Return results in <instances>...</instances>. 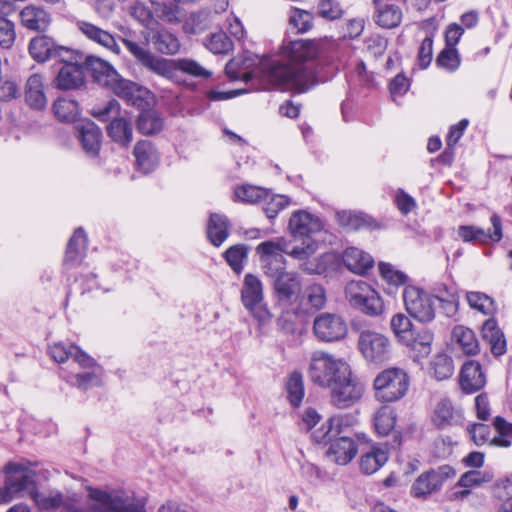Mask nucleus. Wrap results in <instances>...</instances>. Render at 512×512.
<instances>
[{
	"label": "nucleus",
	"instance_id": "19",
	"mask_svg": "<svg viewBox=\"0 0 512 512\" xmlns=\"http://www.w3.org/2000/svg\"><path fill=\"white\" fill-rule=\"evenodd\" d=\"M84 66L88 70L93 79L100 85L107 87L111 90L121 80V76L118 74L113 65L94 55H88L85 57Z\"/></svg>",
	"mask_w": 512,
	"mask_h": 512
},
{
	"label": "nucleus",
	"instance_id": "10",
	"mask_svg": "<svg viewBox=\"0 0 512 512\" xmlns=\"http://www.w3.org/2000/svg\"><path fill=\"white\" fill-rule=\"evenodd\" d=\"M120 112V104L116 100H110L104 107L95 109L93 115L100 121H108L113 118L107 126L108 136L122 146H128L133 139L131 121L124 117H117Z\"/></svg>",
	"mask_w": 512,
	"mask_h": 512
},
{
	"label": "nucleus",
	"instance_id": "39",
	"mask_svg": "<svg viewBox=\"0 0 512 512\" xmlns=\"http://www.w3.org/2000/svg\"><path fill=\"white\" fill-rule=\"evenodd\" d=\"M136 125L140 133L152 135L162 130L163 120L155 110L145 108L138 115Z\"/></svg>",
	"mask_w": 512,
	"mask_h": 512
},
{
	"label": "nucleus",
	"instance_id": "54",
	"mask_svg": "<svg viewBox=\"0 0 512 512\" xmlns=\"http://www.w3.org/2000/svg\"><path fill=\"white\" fill-rule=\"evenodd\" d=\"M205 46L214 54H228L233 49V42L224 32H218L210 36Z\"/></svg>",
	"mask_w": 512,
	"mask_h": 512
},
{
	"label": "nucleus",
	"instance_id": "11",
	"mask_svg": "<svg viewBox=\"0 0 512 512\" xmlns=\"http://www.w3.org/2000/svg\"><path fill=\"white\" fill-rule=\"evenodd\" d=\"M403 301L408 314L421 323L435 319L434 298L424 290L408 285L403 290Z\"/></svg>",
	"mask_w": 512,
	"mask_h": 512
},
{
	"label": "nucleus",
	"instance_id": "45",
	"mask_svg": "<svg viewBox=\"0 0 512 512\" xmlns=\"http://www.w3.org/2000/svg\"><path fill=\"white\" fill-rule=\"evenodd\" d=\"M390 325L399 341L402 343H411L412 333L414 331L412 329V323L406 315L403 313L395 314L391 319Z\"/></svg>",
	"mask_w": 512,
	"mask_h": 512
},
{
	"label": "nucleus",
	"instance_id": "1",
	"mask_svg": "<svg viewBox=\"0 0 512 512\" xmlns=\"http://www.w3.org/2000/svg\"><path fill=\"white\" fill-rule=\"evenodd\" d=\"M319 53L315 40L291 41L283 48L281 59L262 63L263 78L275 88L306 92L317 83L313 60Z\"/></svg>",
	"mask_w": 512,
	"mask_h": 512
},
{
	"label": "nucleus",
	"instance_id": "64",
	"mask_svg": "<svg viewBox=\"0 0 512 512\" xmlns=\"http://www.w3.org/2000/svg\"><path fill=\"white\" fill-rule=\"evenodd\" d=\"M387 44V39L379 34L370 35L364 41L366 50L374 57L382 56L387 48Z\"/></svg>",
	"mask_w": 512,
	"mask_h": 512
},
{
	"label": "nucleus",
	"instance_id": "5",
	"mask_svg": "<svg viewBox=\"0 0 512 512\" xmlns=\"http://www.w3.org/2000/svg\"><path fill=\"white\" fill-rule=\"evenodd\" d=\"M89 497L98 502L92 506L93 512H145L146 500L134 492L125 490L104 491L89 489Z\"/></svg>",
	"mask_w": 512,
	"mask_h": 512
},
{
	"label": "nucleus",
	"instance_id": "8",
	"mask_svg": "<svg viewBox=\"0 0 512 512\" xmlns=\"http://www.w3.org/2000/svg\"><path fill=\"white\" fill-rule=\"evenodd\" d=\"M409 377L400 368H388L380 372L374 379L376 398L383 402H394L401 399L407 392Z\"/></svg>",
	"mask_w": 512,
	"mask_h": 512
},
{
	"label": "nucleus",
	"instance_id": "59",
	"mask_svg": "<svg viewBox=\"0 0 512 512\" xmlns=\"http://www.w3.org/2000/svg\"><path fill=\"white\" fill-rule=\"evenodd\" d=\"M16 39L15 26L12 21L6 17L0 16V47L9 49Z\"/></svg>",
	"mask_w": 512,
	"mask_h": 512
},
{
	"label": "nucleus",
	"instance_id": "13",
	"mask_svg": "<svg viewBox=\"0 0 512 512\" xmlns=\"http://www.w3.org/2000/svg\"><path fill=\"white\" fill-rule=\"evenodd\" d=\"M6 474L5 482L18 498L23 493H27L33 498L34 491H37L35 482V472L25 465L17 462H8L4 467Z\"/></svg>",
	"mask_w": 512,
	"mask_h": 512
},
{
	"label": "nucleus",
	"instance_id": "55",
	"mask_svg": "<svg viewBox=\"0 0 512 512\" xmlns=\"http://www.w3.org/2000/svg\"><path fill=\"white\" fill-rule=\"evenodd\" d=\"M247 257V250L244 245H234L226 250L225 259L232 270L240 274L244 268L243 262Z\"/></svg>",
	"mask_w": 512,
	"mask_h": 512
},
{
	"label": "nucleus",
	"instance_id": "16",
	"mask_svg": "<svg viewBox=\"0 0 512 512\" xmlns=\"http://www.w3.org/2000/svg\"><path fill=\"white\" fill-rule=\"evenodd\" d=\"M455 475L449 465H443L420 474L411 486V495L415 498L426 497L441 489L443 483Z\"/></svg>",
	"mask_w": 512,
	"mask_h": 512
},
{
	"label": "nucleus",
	"instance_id": "63",
	"mask_svg": "<svg viewBox=\"0 0 512 512\" xmlns=\"http://www.w3.org/2000/svg\"><path fill=\"white\" fill-rule=\"evenodd\" d=\"M74 349V344L56 342L49 347V354L57 363H64L71 359Z\"/></svg>",
	"mask_w": 512,
	"mask_h": 512
},
{
	"label": "nucleus",
	"instance_id": "49",
	"mask_svg": "<svg viewBox=\"0 0 512 512\" xmlns=\"http://www.w3.org/2000/svg\"><path fill=\"white\" fill-rule=\"evenodd\" d=\"M286 389L290 403L298 407L304 397V385L301 373L295 371L290 375Z\"/></svg>",
	"mask_w": 512,
	"mask_h": 512
},
{
	"label": "nucleus",
	"instance_id": "6",
	"mask_svg": "<svg viewBox=\"0 0 512 512\" xmlns=\"http://www.w3.org/2000/svg\"><path fill=\"white\" fill-rule=\"evenodd\" d=\"M241 302L259 328L268 326L273 314L264 299V288L261 279L251 273L244 276L241 288Z\"/></svg>",
	"mask_w": 512,
	"mask_h": 512
},
{
	"label": "nucleus",
	"instance_id": "26",
	"mask_svg": "<svg viewBox=\"0 0 512 512\" xmlns=\"http://www.w3.org/2000/svg\"><path fill=\"white\" fill-rule=\"evenodd\" d=\"M45 85L43 76L32 74L25 84V101L27 105L35 110H43L47 106V97L45 94Z\"/></svg>",
	"mask_w": 512,
	"mask_h": 512
},
{
	"label": "nucleus",
	"instance_id": "36",
	"mask_svg": "<svg viewBox=\"0 0 512 512\" xmlns=\"http://www.w3.org/2000/svg\"><path fill=\"white\" fill-rule=\"evenodd\" d=\"M326 303L325 289L320 284H312L304 290L299 305L303 312L320 310Z\"/></svg>",
	"mask_w": 512,
	"mask_h": 512
},
{
	"label": "nucleus",
	"instance_id": "51",
	"mask_svg": "<svg viewBox=\"0 0 512 512\" xmlns=\"http://www.w3.org/2000/svg\"><path fill=\"white\" fill-rule=\"evenodd\" d=\"M461 63V59L456 48L447 47L439 53L436 58V65L448 72H455Z\"/></svg>",
	"mask_w": 512,
	"mask_h": 512
},
{
	"label": "nucleus",
	"instance_id": "62",
	"mask_svg": "<svg viewBox=\"0 0 512 512\" xmlns=\"http://www.w3.org/2000/svg\"><path fill=\"white\" fill-rule=\"evenodd\" d=\"M410 88V80L403 74H397L389 83L391 98L397 102L398 98L403 97Z\"/></svg>",
	"mask_w": 512,
	"mask_h": 512
},
{
	"label": "nucleus",
	"instance_id": "33",
	"mask_svg": "<svg viewBox=\"0 0 512 512\" xmlns=\"http://www.w3.org/2000/svg\"><path fill=\"white\" fill-rule=\"evenodd\" d=\"M21 23L24 27L44 31L48 28L51 18L46 10L35 5H28L20 12Z\"/></svg>",
	"mask_w": 512,
	"mask_h": 512
},
{
	"label": "nucleus",
	"instance_id": "40",
	"mask_svg": "<svg viewBox=\"0 0 512 512\" xmlns=\"http://www.w3.org/2000/svg\"><path fill=\"white\" fill-rule=\"evenodd\" d=\"M152 42L157 51L166 55H174L180 50L179 39L167 30L157 31L153 37Z\"/></svg>",
	"mask_w": 512,
	"mask_h": 512
},
{
	"label": "nucleus",
	"instance_id": "24",
	"mask_svg": "<svg viewBox=\"0 0 512 512\" xmlns=\"http://www.w3.org/2000/svg\"><path fill=\"white\" fill-rule=\"evenodd\" d=\"M486 384V377L481 365L476 361L464 363L460 372V386L462 390L471 394L477 392Z\"/></svg>",
	"mask_w": 512,
	"mask_h": 512
},
{
	"label": "nucleus",
	"instance_id": "46",
	"mask_svg": "<svg viewBox=\"0 0 512 512\" xmlns=\"http://www.w3.org/2000/svg\"><path fill=\"white\" fill-rule=\"evenodd\" d=\"M234 195L243 202L254 204L263 202L264 198L269 196V191L263 187L246 184L237 187L234 191Z\"/></svg>",
	"mask_w": 512,
	"mask_h": 512
},
{
	"label": "nucleus",
	"instance_id": "58",
	"mask_svg": "<svg viewBox=\"0 0 512 512\" xmlns=\"http://www.w3.org/2000/svg\"><path fill=\"white\" fill-rule=\"evenodd\" d=\"M378 268L382 278L386 280L389 284L395 286L404 285L408 280L406 274L399 270H396L389 263L380 262Z\"/></svg>",
	"mask_w": 512,
	"mask_h": 512
},
{
	"label": "nucleus",
	"instance_id": "12",
	"mask_svg": "<svg viewBox=\"0 0 512 512\" xmlns=\"http://www.w3.org/2000/svg\"><path fill=\"white\" fill-rule=\"evenodd\" d=\"M331 389V402L339 409L349 408L358 402L363 393L364 385L352 374L351 368L344 377H339Z\"/></svg>",
	"mask_w": 512,
	"mask_h": 512
},
{
	"label": "nucleus",
	"instance_id": "4",
	"mask_svg": "<svg viewBox=\"0 0 512 512\" xmlns=\"http://www.w3.org/2000/svg\"><path fill=\"white\" fill-rule=\"evenodd\" d=\"M349 427L347 416L336 415L328 419L320 429L313 432V439L317 443L329 442L328 457L337 464H348L357 454L358 446L355 440L348 435H341Z\"/></svg>",
	"mask_w": 512,
	"mask_h": 512
},
{
	"label": "nucleus",
	"instance_id": "37",
	"mask_svg": "<svg viewBox=\"0 0 512 512\" xmlns=\"http://www.w3.org/2000/svg\"><path fill=\"white\" fill-rule=\"evenodd\" d=\"M56 44L48 36L41 35L31 39L29 43V53L37 62H45L53 58Z\"/></svg>",
	"mask_w": 512,
	"mask_h": 512
},
{
	"label": "nucleus",
	"instance_id": "22",
	"mask_svg": "<svg viewBox=\"0 0 512 512\" xmlns=\"http://www.w3.org/2000/svg\"><path fill=\"white\" fill-rule=\"evenodd\" d=\"M76 129L78 140L85 153L93 158L98 156L102 142L101 129L92 121H83L76 126Z\"/></svg>",
	"mask_w": 512,
	"mask_h": 512
},
{
	"label": "nucleus",
	"instance_id": "53",
	"mask_svg": "<svg viewBox=\"0 0 512 512\" xmlns=\"http://www.w3.org/2000/svg\"><path fill=\"white\" fill-rule=\"evenodd\" d=\"M466 298L472 309H475L484 315H489L495 310L493 299L484 293L468 292Z\"/></svg>",
	"mask_w": 512,
	"mask_h": 512
},
{
	"label": "nucleus",
	"instance_id": "21",
	"mask_svg": "<svg viewBox=\"0 0 512 512\" xmlns=\"http://www.w3.org/2000/svg\"><path fill=\"white\" fill-rule=\"evenodd\" d=\"M432 423L439 429L462 425L464 417L462 409L453 405L450 399L442 398L434 408Z\"/></svg>",
	"mask_w": 512,
	"mask_h": 512
},
{
	"label": "nucleus",
	"instance_id": "23",
	"mask_svg": "<svg viewBox=\"0 0 512 512\" xmlns=\"http://www.w3.org/2000/svg\"><path fill=\"white\" fill-rule=\"evenodd\" d=\"M375 23L386 29L397 27L403 17L402 9L391 0H373Z\"/></svg>",
	"mask_w": 512,
	"mask_h": 512
},
{
	"label": "nucleus",
	"instance_id": "25",
	"mask_svg": "<svg viewBox=\"0 0 512 512\" xmlns=\"http://www.w3.org/2000/svg\"><path fill=\"white\" fill-rule=\"evenodd\" d=\"M345 267L352 273L364 275L374 266L373 257L356 247H348L342 254Z\"/></svg>",
	"mask_w": 512,
	"mask_h": 512
},
{
	"label": "nucleus",
	"instance_id": "50",
	"mask_svg": "<svg viewBox=\"0 0 512 512\" xmlns=\"http://www.w3.org/2000/svg\"><path fill=\"white\" fill-rule=\"evenodd\" d=\"M289 24L295 28L298 33H305L313 26V15L306 10L291 8Z\"/></svg>",
	"mask_w": 512,
	"mask_h": 512
},
{
	"label": "nucleus",
	"instance_id": "29",
	"mask_svg": "<svg viewBox=\"0 0 512 512\" xmlns=\"http://www.w3.org/2000/svg\"><path fill=\"white\" fill-rule=\"evenodd\" d=\"M231 223L229 219L219 213H211L206 226V236L209 242L220 247L228 238Z\"/></svg>",
	"mask_w": 512,
	"mask_h": 512
},
{
	"label": "nucleus",
	"instance_id": "35",
	"mask_svg": "<svg viewBox=\"0 0 512 512\" xmlns=\"http://www.w3.org/2000/svg\"><path fill=\"white\" fill-rule=\"evenodd\" d=\"M482 336L489 345L491 352L495 356H501L506 352V340L504 334L497 326V322L494 319H488L482 326Z\"/></svg>",
	"mask_w": 512,
	"mask_h": 512
},
{
	"label": "nucleus",
	"instance_id": "27",
	"mask_svg": "<svg viewBox=\"0 0 512 512\" xmlns=\"http://www.w3.org/2000/svg\"><path fill=\"white\" fill-rule=\"evenodd\" d=\"M87 247V238L82 228H77L71 236L64 257L63 265L66 269L78 266L84 256Z\"/></svg>",
	"mask_w": 512,
	"mask_h": 512
},
{
	"label": "nucleus",
	"instance_id": "44",
	"mask_svg": "<svg viewBox=\"0 0 512 512\" xmlns=\"http://www.w3.org/2000/svg\"><path fill=\"white\" fill-rule=\"evenodd\" d=\"M53 110L59 120L72 122L79 114V105L75 100L58 98L53 105Z\"/></svg>",
	"mask_w": 512,
	"mask_h": 512
},
{
	"label": "nucleus",
	"instance_id": "9",
	"mask_svg": "<svg viewBox=\"0 0 512 512\" xmlns=\"http://www.w3.org/2000/svg\"><path fill=\"white\" fill-rule=\"evenodd\" d=\"M322 220L315 214L307 210L294 211L288 221V231L295 240H300L299 247H306L309 244H314L313 255L318 250V241L314 236L323 229Z\"/></svg>",
	"mask_w": 512,
	"mask_h": 512
},
{
	"label": "nucleus",
	"instance_id": "20",
	"mask_svg": "<svg viewBox=\"0 0 512 512\" xmlns=\"http://www.w3.org/2000/svg\"><path fill=\"white\" fill-rule=\"evenodd\" d=\"M112 91L128 104L137 107L140 110L149 108L153 98L151 92L147 88L123 78H121Z\"/></svg>",
	"mask_w": 512,
	"mask_h": 512
},
{
	"label": "nucleus",
	"instance_id": "56",
	"mask_svg": "<svg viewBox=\"0 0 512 512\" xmlns=\"http://www.w3.org/2000/svg\"><path fill=\"white\" fill-rule=\"evenodd\" d=\"M153 16L168 23L178 22V6L174 3L152 1Z\"/></svg>",
	"mask_w": 512,
	"mask_h": 512
},
{
	"label": "nucleus",
	"instance_id": "38",
	"mask_svg": "<svg viewBox=\"0 0 512 512\" xmlns=\"http://www.w3.org/2000/svg\"><path fill=\"white\" fill-rule=\"evenodd\" d=\"M452 339L467 355H475L479 351V343L475 333L468 327L455 326L452 330Z\"/></svg>",
	"mask_w": 512,
	"mask_h": 512
},
{
	"label": "nucleus",
	"instance_id": "60",
	"mask_svg": "<svg viewBox=\"0 0 512 512\" xmlns=\"http://www.w3.org/2000/svg\"><path fill=\"white\" fill-rule=\"evenodd\" d=\"M298 315L291 311L283 312L277 320V325L286 334H300L301 327L297 322Z\"/></svg>",
	"mask_w": 512,
	"mask_h": 512
},
{
	"label": "nucleus",
	"instance_id": "41",
	"mask_svg": "<svg viewBox=\"0 0 512 512\" xmlns=\"http://www.w3.org/2000/svg\"><path fill=\"white\" fill-rule=\"evenodd\" d=\"M430 371L439 381L450 378L454 373L453 359L446 353L436 354L431 360Z\"/></svg>",
	"mask_w": 512,
	"mask_h": 512
},
{
	"label": "nucleus",
	"instance_id": "7",
	"mask_svg": "<svg viewBox=\"0 0 512 512\" xmlns=\"http://www.w3.org/2000/svg\"><path fill=\"white\" fill-rule=\"evenodd\" d=\"M350 366L340 358L324 351H315L310 359L309 377L320 387L329 388L339 377L348 374Z\"/></svg>",
	"mask_w": 512,
	"mask_h": 512
},
{
	"label": "nucleus",
	"instance_id": "47",
	"mask_svg": "<svg viewBox=\"0 0 512 512\" xmlns=\"http://www.w3.org/2000/svg\"><path fill=\"white\" fill-rule=\"evenodd\" d=\"M263 210L269 219H274L284 209L291 204L290 197L282 194H272L263 200Z\"/></svg>",
	"mask_w": 512,
	"mask_h": 512
},
{
	"label": "nucleus",
	"instance_id": "28",
	"mask_svg": "<svg viewBox=\"0 0 512 512\" xmlns=\"http://www.w3.org/2000/svg\"><path fill=\"white\" fill-rule=\"evenodd\" d=\"M133 154L137 170L144 174H148L156 168L159 157L152 142L148 140L137 142L134 147Z\"/></svg>",
	"mask_w": 512,
	"mask_h": 512
},
{
	"label": "nucleus",
	"instance_id": "43",
	"mask_svg": "<svg viewBox=\"0 0 512 512\" xmlns=\"http://www.w3.org/2000/svg\"><path fill=\"white\" fill-rule=\"evenodd\" d=\"M396 415L392 408L381 407L374 416V427L378 435L386 436L394 428Z\"/></svg>",
	"mask_w": 512,
	"mask_h": 512
},
{
	"label": "nucleus",
	"instance_id": "31",
	"mask_svg": "<svg viewBox=\"0 0 512 512\" xmlns=\"http://www.w3.org/2000/svg\"><path fill=\"white\" fill-rule=\"evenodd\" d=\"M388 461V451L380 444H374L369 451L364 452L360 457V470L364 474L371 475L377 472Z\"/></svg>",
	"mask_w": 512,
	"mask_h": 512
},
{
	"label": "nucleus",
	"instance_id": "30",
	"mask_svg": "<svg viewBox=\"0 0 512 512\" xmlns=\"http://www.w3.org/2000/svg\"><path fill=\"white\" fill-rule=\"evenodd\" d=\"M64 379L69 385L85 392L102 385L103 368L100 366L81 373H69L64 376Z\"/></svg>",
	"mask_w": 512,
	"mask_h": 512
},
{
	"label": "nucleus",
	"instance_id": "61",
	"mask_svg": "<svg viewBox=\"0 0 512 512\" xmlns=\"http://www.w3.org/2000/svg\"><path fill=\"white\" fill-rule=\"evenodd\" d=\"M458 236L464 242L478 241L484 243L487 241V232L474 225H461L458 227Z\"/></svg>",
	"mask_w": 512,
	"mask_h": 512
},
{
	"label": "nucleus",
	"instance_id": "34",
	"mask_svg": "<svg viewBox=\"0 0 512 512\" xmlns=\"http://www.w3.org/2000/svg\"><path fill=\"white\" fill-rule=\"evenodd\" d=\"M40 510L55 511L58 509L70 510L71 500L60 492L48 494L34 491L32 498Z\"/></svg>",
	"mask_w": 512,
	"mask_h": 512
},
{
	"label": "nucleus",
	"instance_id": "14",
	"mask_svg": "<svg viewBox=\"0 0 512 512\" xmlns=\"http://www.w3.org/2000/svg\"><path fill=\"white\" fill-rule=\"evenodd\" d=\"M358 347L363 357L371 363H382L390 357L389 339L375 331H362L359 335Z\"/></svg>",
	"mask_w": 512,
	"mask_h": 512
},
{
	"label": "nucleus",
	"instance_id": "48",
	"mask_svg": "<svg viewBox=\"0 0 512 512\" xmlns=\"http://www.w3.org/2000/svg\"><path fill=\"white\" fill-rule=\"evenodd\" d=\"M371 288L373 287L363 280H352L345 286V298L352 307L363 300Z\"/></svg>",
	"mask_w": 512,
	"mask_h": 512
},
{
	"label": "nucleus",
	"instance_id": "3",
	"mask_svg": "<svg viewBox=\"0 0 512 512\" xmlns=\"http://www.w3.org/2000/svg\"><path fill=\"white\" fill-rule=\"evenodd\" d=\"M119 40L141 65L168 80L179 82L180 73L198 78H209L212 75L209 70L195 60L188 58L170 60L157 57L135 41L124 37H119Z\"/></svg>",
	"mask_w": 512,
	"mask_h": 512
},
{
	"label": "nucleus",
	"instance_id": "18",
	"mask_svg": "<svg viewBox=\"0 0 512 512\" xmlns=\"http://www.w3.org/2000/svg\"><path fill=\"white\" fill-rule=\"evenodd\" d=\"M273 293L279 304L289 305L297 300L302 291L299 274L289 271L272 281Z\"/></svg>",
	"mask_w": 512,
	"mask_h": 512
},
{
	"label": "nucleus",
	"instance_id": "32",
	"mask_svg": "<svg viewBox=\"0 0 512 512\" xmlns=\"http://www.w3.org/2000/svg\"><path fill=\"white\" fill-rule=\"evenodd\" d=\"M83 67L76 64L63 65L56 77V87L61 90L77 89L84 85Z\"/></svg>",
	"mask_w": 512,
	"mask_h": 512
},
{
	"label": "nucleus",
	"instance_id": "52",
	"mask_svg": "<svg viewBox=\"0 0 512 512\" xmlns=\"http://www.w3.org/2000/svg\"><path fill=\"white\" fill-rule=\"evenodd\" d=\"M434 335L429 329H422L416 334L412 333L411 343H404L405 345L417 350L422 356H426L431 352V344Z\"/></svg>",
	"mask_w": 512,
	"mask_h": 512
},
{
	"label": "nucleus",
	"instance_id": "17",
	"mask_svg": "<svg viewBox=\"0 0 512 512\" xmlns=\"http://www.w3.org/2000/svg\"><path fill=\"white\" fill-rule=\"evenodd\" d=\"M75 25L87 40L101 46L116 56L122 54L117 38L109 31L86 20H78Z\"/></svg>",
	"mask_w": 512,
	"mask_h": 512
},
{
	"label": "nucleus",
	"instance_id": "2",
	"mask_svg": "<svg viewBox=\"0 0 512 512\" xmlns=\"http://www.w3.org/2000/svg\"><path fill=\"white\" fill-rule=\"evenodd\" d=\"M313 250L314 244L312 243L306 247H299L298 245H293L291 240L284 237L264 241L256 248L263 272L272 281L288 272L286 270V259L283 254L301 261L302 263L299 265L301 271L308 274H323L326 271L325 257L322 255L312 258Z\"/></svg>",
	"mask_w": 512,
	"mask_h": 512
},
{
	"label": "nucleus",
	"instance_id": "42",
	"mask_svg": "<svg viewBox=\"0 0 512 512\" xmlns=\"http://www.w3.org/2000/svg\"><path fill=\"white\" fill-rule=\"evenodd\" d=\"M352 307L368 316H379L384 311L383 300L374 288H371L369 294Z\"/></svg>",
	"mask_w": 512,
	"mask_h": 512
},
{
	"label": "nucleus",
	"instance_id": "57",
	"mask_svg": "<svg viewBox=\"0 0 512 512\" xmlns=\"http://www.w3.org/2000/svg\"><path fill=\"white\" fill-rule=\"evenodd\" d=\"M344 11L337 0H318L317 14L327 20H336L342 17Z\"/></svg>",
	"mask_w": 512,
	"mask_h": 512
},
{
	"label": "nucleus",
	"instance_id": "15",
	"mask_svg": "<svg viewBox=\"0 0 512 512\" xmlns=\"http://www.w3.org/2000/svg\"><path fill=\"white\" fill-rule=\"evenodd\" d=\"M313 332L319 341L329 343L344 339L347 335L348 327L340 315L325 312L315 317Z\"/></svg>",
	"mask_w": 512,
	"mask_h": 512
}]
</instances>
